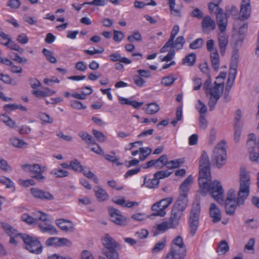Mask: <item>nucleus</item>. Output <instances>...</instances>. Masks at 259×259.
Instances as JSON below:
<instances>
[{"label": "nucleus", "mask_w": 259, "mask_h": 259, "mask_svg": "<svg viewBox=\"0 0 259 259\" xmlns=\"http://www.w3.org/2000/svg\"><path fill=\"white\" fill-rule=\"evenodd\" d=\"M183 63L189 66H193L196 61V55L194 53H191L183 59Z\"/></svg>", "instance_id": "nucleus-45"}, {"label": "nucleus", "mask_w": 259, "mask_h": 259, "mask_svg": "<svg viewBox=\"0 0 259 259\" xmlns=\"http://www.w3.org/2000/svg\"><path fill=\"white\" fill-rule=\"evenodd\" d=\"M0 80L4 83L16 86L18 84V81L12 78L9 75L3 73L0 74Z\"/></svg>", "instance_id": "nucleus-34"}, {"label": "nucleus", "mask_w": 259, "mask_h": 259, "mask_svg": "<svg viewBox=\"0 0 259 259\" xmlns=\"http://www.w3.org/2000/svg\"><path fill=\"white\" fill-rule=\"evenodd\" d=\"M140 161L145 160L151 154L152 149L150 147H140L139 148Z\"/></svg>", "instance_id": "nucleus-37"}, {"label": "nucleus", "mask_w": 259, "mask_h": 259, "mask_svg": "<svg viewBox=\"0 0 259 259\" xmlns=\"http://www.w3.org/2000/svg\"><path fill=\"white\" fill-rule=\"evenodd\" d=\"M133 79L135 84L139 87H143L146 83V81L139 75H135Z\"/></svg>", "instance_id": "nucleus-58"}, {"label": "nucleus", "mask_w": 259, "mask_h": 259, "mask_svg": "<svg viewBox=\"0 0 259 259\" xmlns=\"http://www.w3.org/2000/svg\"><path fill=\"white\" fill-rule=\"evenodd\" d=\"M78 136L84 141L88 145H94L96 144V140L93 137L85 132H80Z\"/></svg>", "instance_id": "nucleus-31"}, {"label": "nucleus", "mask_w": 259, "mask_h": 259, "mask_svg": "<svg viewBox=\"0 0 259 259\" xmlns=\"http://www.w3.org/2000/svg\"><path fill=\"white\" fill-rule=\"evenodd\" d=\"M171 174V172H169L167 170H160L155 172L154 176L156 179H157V180H159V179H164L169 177Z\"/></svg>", "instance_id": "nucleus-52"}, {"label": "nucleus", "mask_w": 259, "mask_h": 259, "mask_svg": "<svg viewBox=\"0 0 259 259\" xmlns=\"http://www.w3.org/2000/svg\"><path fill=\"white\" fill-rule=\"evenodd\" d=\"M55 93V91L46 88L43 91H34L32 94L38 98L44 97L47 96H50L54 95Z\"/></svg>", "instance_id": "nucleus-30"}, {"label": "nucleus", "mask_w": 259, "mask_h": 259, "mask_svg": "<svg viewBox=\"0 0 259 259\" xmlns=\"http://www.w3.org/2000/svg\"><path fill=\"white\" fill-rule=\"evenodd\" d=\"M30 192L32 196L36 199L42 200H53L54 197L49 192L39 189L37 188H32Z\"/></svg>", "instance_id": "nucleus-17"}, {"label": "nucleus", "mask_w": 259, "mask_h": 259, "mask_svg": "<svg viewBox=\"0 0 259 259\" xmlns=\"http://www.w3.org/2000/svg\"><path fill=\"white\" fill-rule=\"evenodd\" d=\"M142 39V36L138 30L134 31L132 34L127 37V40L130 42H134L136 41H140Z\"/></svg>", "instance_id": "nucleus-44"}, {"label": "nucleus", "mask_w": 259, "mask_h": 259, "mask_svg": "<svg viewBox=\"0 0 259 259\" xmlns=\"http://www.w3.org/2000/svg\"><path fill=\"white\" fill-rule=\"evenodd\" d=\"M56 224L63 231L67 232L73 229L72 223L69 220L64 219H58L56 221Z\"/></svg>", "instance_id": "nucleus-23"}, {"label": "nucleus", "mask_w": 259, "mask_h": 259, "mask_svg": "<svg viewBox=\"0 0 259 259\" xmlns=\"http://www.w3.org/2000/svg\"><path fill=\"white\" fill-rule=\"evenodd\" d=\"M196 109L200 113V115H205L207 112L206 106L200 100H198V103L196 105Z\"/></svg>", "instance_id": "nucleus-49"}, {"label": "nucleus", "mask_w": 259, "mask_h": 259, "mask_svg": "<svg viewBox=\"0 0 259 259\" xmlns=\"http://www.w3.org/2000/svg\"><path fill=\"white\" fill-rule=\"evenodd\" d=\"M109 212L110 220L112 222L118 225H123L125 224L126 221L125 217L122 215L118 210L110 208L109 209Z\"/></svg>", "instance_id": "nucleus-19"}, {"label": "nucleus", "mask_w": 259, "mask_h": 259, "mask_svg": "<svg viewBox=\"0 0 259 259\" xmlns=\"http://www.w3.org/2000/svg\"><path fill=\"white\" fill-rule=\"evenodd\" d=\"M200 206L199 204L193 205L189 220L190 234L194 236L198 227Z\"/></svg>", "instance_id": "nucleus-11"}, {"label": "nucleus", "mask_w": 259, "mask_h": 259, "mask_svg": "<svg viewBox=\"0 0 259 259\" xmlns=\"http://www.w3.org/2000/svg\"><path fill=\"white\" fill-rule=\"evenodd\" d=\"M210 60L211 66L213 70L218 71L220 67V57L217 50L210 54Z\"/></svg>", "instance_id": "nucleus-27"}, {"label": "nucleus", "mask_w": 259, "mask_h": 259, "mask_svg": "<svg viewBox=\"0 0 259 259\" xmlns=\"http://www.w3.org/2000/svg\"><path fill=\"white\" fill-rule=\"evenodd\" d=\"M201 25L204 32L210 31L215 28V22L208 15L205 16L203 18Z\"/></svg>", "instance_id": "nucleus-20"}, {"label": "nucleus", "mask_w": 259, "mask_h": 259, "mask_svg": "<svg viewBox=\"0 0 259 259\" xmlns=\"http://www.w3.org/2000/svg\"><path fill=\"white\" fill-rule=\"evenodd\" d=\"M58 246H70L72 245V242L70 240L67 238H58Z\"/></svg>", "instance_id": "nucleus-64"}, {"label": "nucleus", "mask_w": 259, "mask_h": 259, "mask_svg": "<svg viewBox=\"0 0 259 259\" xmlns=\"http://www.w3.org/2000/svg\"><path fill=\"white\" fill-rule=\"evenodd\" d=\"M240 189L238 197L236 199L234 190H229L225 201V210L228 215H233L235 212L237 205H242L249 193L250 177L244 168L240 169Z\"/></svg>", "instance_id": "nucleus-2"}, {"label": "nucleus", "mask_w": 259, "mask_h": 259, "mask_svg": "<svg viewBox=\"0 0 259 259\" xmlns=\"http://www.w3.org/2000/svg\"><path fill=\"white\" fill-rule=\"evenodd\" d=\"M186 248L180 236L175 238L171 244L170 252L163 259H185Z\"/></svg>", "instance_id": "nucleus-5"}, {"label": "nucleus", "mask_w": 259, "mask_h": 259, "mask_svg": "<svg viewBox=\"0 0 259 259\" xmlns=\"http://www.w3.org/2000/svg\"><path fill=\"white\" fill-rule=\"evenodd\" d=\"M10 142L13 146L18 148L27 147L28 145V144L23 140L15 137L11 138L10 139Z\"/></svg>", "instance_id": "nucleus-33"}, {"label": "nucleus", "mask_w": 259, "mask_h": 259, "mask_svg": "<svg viewBox=\"0 0 259 259\" xmlns=\"http://www.w3.org/2000/svg\"><path fill=\"white\" fill-rule=\"evenodd\" d=\"M246 145L249 150L250 159L252 161H257L259 157V138L256 143L255 135L253 133L249 134Z\"/></svg>", "instance_id": "nucleus-13"}, {"label": "nucleus", "mask_w": 259, "mask_h": 259, "mask_svg": "<svg viewBox=\"0 0 259 259\" xmlns=\"http://www.w3.org/2000/svg\"><path fill=\"white\" fill-rule=\"evenodd\" d=\"M0 183L5 185L7 188H13V191H15V184L9 178L5 177H0Z\"/></svg>", "instance_id": "nucleus-42"}, {"label": "nucleus", "mask_w": 259, "mask_h": 259, "mask_svg": "<svg viewBox=\"0 0 259 259\" xmlns=\"http://www.w3.org/2000/svg\"><path fill=\"white\" fill-rule=\"evenodd\" d=\"M173 226L170 221L168 220V221L162 222L157 224L156 229L158 233H161L165 232L169 229L176 228V227H173Z\"/></svg>", "instance_id": "nucleus-28"}, {"label": "nucleus", "mask_w": 259, "mask_h": 259, "mask_svg": "<svg viewBox=\"0 0 259 259\" xmlns=\"http://www.w3.org/2000/svg\"><path fill=\"white\" fill-rule=\"evenodd\" d=\"M182 109L179 107L177 108L176 111V117L172 120L171 124L174 126H176L179 121L181 120L182 118Z\"/></svg>", "instance_id": "nucleus-53"}, {"label": "nucleus", "mask_w": 259, "mask_h": 259, "mask_svg": "<svg viewBox=\"0 0 259 259\" xmlns=\"http://www.w3.org/2000/svg\"><path fill=\"white\" fill-rule=\"evenodd\" d=\"M171 197L163 198L154 203L151 206L153 216L163 217L166 214L165 209L173 202Z\"/></svg>", "instance_id": "nucleus-10"}, {"label": "nucleus", "mask_w": 259, "mask_h": 259, "mask_svg": "<svg viewBox=\"0 0 259 259\" xmlns=\"http://www.w3.org/2000/svg\"><path fill=\"white\" fill-rule=\"evenodd\" d=\"M227 144L224 141L219 143L214 147L212 160L218 167L225 164L227 159Z\"/></svg>", "instance_id": "nucleus-7"}, {"label": "nucleus", "mask_w": 259, "mask_h": 259, "mask_svg": "<svg viewBox=\"0 0 259 259\" xmlns=\"http://www.w3.org/2000/svg\"><path fill=\"white\" fill-rule=\"evenodd\" d=\"M176 79L177 78L175 77L173 74H170L163 77L161 79V83L165 86H169L171 85Z\"/></svg>", "instance_id": "nucleus-47"}, {"label": "nucleus", "mask_w": 259, "mask_h": 259, "mask_svg": "<svg viewBox=\"0 0 259 259\" xmlns=\"http://www.w3.org/2000/svg\"><path fill=\"white\" fill-rule=\"evenodd\" d=\"M190 15L198 19H201L203 18V13L198 8H196L191 12Z\"/></svg>", "instance_id": "nucleus-59"}, {"label": "nucleus", "mask_w": 259, "mask_h": 259, "mask_svg": "<svg viewBox=\"0 0 259 259\" xmlns=\"http://www.w3.org/2000/svg\"><path fill=\"white\" fill-rule=\"evenodd\" d=\"M214 3H210L208 5V9L211 14H215L216 15L217 23L218 27L222 30H224L225 26L223 25L224 22L226 24L229 15L223 12L222 9L220 8L219 5L222 0H213Z\"/></svg>", "instance_id": "nucleus-6"}, {"label": "nucleus", "mask_w": 259, "mask_h": 259, "mask_svg": "<svg viewBox=\"0 0 259 259\" xmlns=\"http://www.w3.org/2000/svg\"><path fill=\"white\" fill-rule=\"evenodd\" d=\"M159 110V105L156 103H151L147 105L145 112L149 114H153L157 112Z\"/></svg>", "instance_id": "nucleus-39"}, {"label": "nucleus", "mask_w": 259, "mask_h": 259, "mask_svg": "<svg viewBox=\"0 0 259 259\" xmlns=\"http://www.w3.org/2000/svg\"><path fill=\"white\" fill-rule=\"evenodd\" d=\"M236 75L229 74V77L226 85V90L229 91L234 82Z\"/></svg>", "instance_id": "nucleus-60"}, {"label": "nucleus", "mask_w": 259, "mask_h": 259, "mask_svg": "<svg viewBox=\"0 0 259 259\" xmlns=\"http://www.w3.org/2000/svg\"><path fill=\"white\" fill-rule=\"evenodd\" d=\"M251 7L250 0H242L239 18L243 21L248 19L250 16Z\"/></svg>", "instance_id": "nucleus-15"}, {"label": "nucleus", "mask_w": 259, "mask_h": 259, "mask_svg": "<svg viewBox=\"0 0 259 259\" xmlns=\"http://www.w3.org/2000/svg\"><path fill=\"white\" fill-rule=\"evenodd\" d=\"M185 161L184 158H180L168 161L166 164L167 167L169 169H174L179 167Z\"/></svg>", "instance_id": "nucleus-32"}, {"label": "nucleus", "mask_w": 259, "mask_h": 259, "mask_svg": "<svg viewBox=\"0 0 259 259\" xmlns=\"http://www.w3.org/2000/svg\"><path fill=\"white\" fill-rule=\"evenodd\" d=\"M167 4L169 6V10L170 11L171 14L173 15L178 17L181 16V11L179 9H175V7L176 5V0H167Z\"/></svg>", "instance_id": "nucleus-38"}, {"label": "nucleus", "mask_w": 259, "mask_h": 259, "mask_svg": "<svg viewBox=\"0 0 259 259\" xmlns=\"http://www.w3.org/2000/svg\"><path fill=\"white\" fill-rule=\"evenodd\" d=\"M70 167L75 171L81 172L82 170V166L80 162L77 159H75L70 162Z\"/></svg>", "instance_id": "nucleus-55"}, {"label": "nucleus", "mask_w": 259, "mask_h": 259, "mask_svg": "<svg viewBox=\"0 0 259 259\" xmlns=\"http://www.w3.org/2000/svg\"><path fill=\"white\" fill-rule=\"evenodd\" d=\"M20 235L25 245L26 249L35 254H39L42 252L43 246L37 237H32L26 234Z\"/></svg>", "instance_id": "nucleus-8"}, {"label": "nucleus", "mask_w": 259, "mask_h": 259, "mask_svg": "<svg viewBox=\"0 0 259 259\" xmlns=\"http://www.w3.org/2000/svg\"><path fill=\"white\" fill-rule=\"evenodd\" d=\"M193 181V177L191 176L188 177L180 185V196L178 199L183 200L186 198V202H188L187 192L189 190V186Z\"/></svg>", "instance_id": "nucleus-18"}, {"label": "nucleus", "mask_w": 259, "mask_h": 259, "mask_svg": "<svg viewBox=\"0 0 259 259\" xmlns=\"http://www.w3.org/2000/svg\"><path fill=\"white\" fill-rule=\"evenodd\" d=\"M42 52L46 57L47 60L50 63H56L57 62V59L54 56L53 53L52 51L45 48L42 50Z\"/></svg>", "instance_id": "nucleus-43"}, {"label": "nucleus", "mask_w": 259, "mask_h": 259, "mask_svg": "<svg viewBox=\"0 0 259 259\" xmlns=\"http://www.w3.org/2000/svg\"><path fill=\"white\" fill-rule=\"evenodd\" d=\"M34 219H35V224L37 223L38 221L42 222L48 221V215L41 211H37L33 213Z\"/></svg>", "instance_id": "nucleus-40"}, {"label": "nucleus", "mask_w": 259, "mask_h": 259, "mask_svg": "<svg viewBox=\"0 0 259 259\" xmlns=\"http://www.w3.org/2000/svg\"><path fill=\"white\" fill-rule=\"evenodd\" d=\"M0 168L6 172H11L12 171V167L4 159H0Z\"/></svg>", "instance_id": "nucleus-56"}, {"label": "nucleus", "mask_w": 259, "mask_h": 259, "mask_svg": "<svg viewBox=\"0 0 259 259\" xmlns=\"http://www.w3.org/2000/svg\"><path fill=\"white\" fill-rule=\"evenodd\" d=\"M124 38V34L120 31L113 30V40L115 42H120Z\"/></svg>", "instance_id": "nucleus-57"}, {"label": "nucleus", "mask_w": 259, "mask_h": 259, "mask_svg": "<svg viewBox=\"0 0 259 259\" xmlns=\"http://www.w3.org/2000/svg\"><path fill=\"white\" fill-rule=\"evenodd\" d=\"M22 168L26 171L31 173V177L35 178L39 182H44L45 180V177L42 175V172L45 170V167H41L38 164L33 165L25 164L22 165Z\"/></svg>", "instance_id": "nucleus-12"}, {"label": "nucleus", "mask_w": 259, "mask_h": 259, "mask_svg": "<svg viewBox=\"0 0 259 259\" xmlns=\"http://www.w3.org/2000/svg\"><path fill=\"white\" fill-rule=\"evenodd\" d=\"M226 77V73L221 72L220 75L216 77L214 85H211V79L209 75L203 84V90L206 96L209 98L208 105L209 110L213 111L221 97L224 87V80Z\"/></svg>", "instance_id": "nucleus-3"}, {"label": "nucleus", "mask_w": 259, "mask_h": 259, "mask_svg": "<svg viewBox=\"0 0 259 259\" xmlns=\"http://www.w3.org/2000/svg\"><path fill=\"white\" fill-rule=\"evenodd\" d=\"M234 56H235V55H234L233 56L232 58L234 57ZM237 68V58H235V60H233L232 59V61L231 62L229 74L236 75Z\"/></svg>", "instance_id": "nucleus-50"}, {"label": "nucleus", "mask_w": 259, "mask_h": 259, "mask_svg": "<svg viewBox=\"0 0 259 259\" xmlns=\"http://www.w3.org/2000/svg\"><path fill=\"white\" fill-rule=\"evenodd\" d=\"M114 203L122 207H132L134 206H137L139 203L136 201L126 202L124 197H115L113 199Z\"/></svg>", "instance_id": "nucleus-22"}, {"label": "nucleus", "mask_w": 259, "mask_h": 259, "mask_svg": "<svg viewBox=\"0 0 259 259\" xmlns=\"http://www.w3.org/2000/svg\"><path fill=\"white\" fill-rule=\"evenodd\" d=\"M185 39L183 36L178 37L176 40H172V45H171V48H175L177 50H181L185 44Z\"/></svg>", "instance_id": "nucleus-36"}, {"label": "nucleus", "mask_w": 259, "mask_h": 259, "mask_svg": "<svg viewBox=\"0 0 259 259\" xmlns=\"http://www.w3.org/2000/svg\"><path fill=\"white\" fill-rule=\"evenodd\" d=\"M229 247L228 243L225 240H222L219 244L216 251L219 254H225L229 251Z\"/></svg>", "instance_id": "nucleus-35"}, {"label": "nucleus", "mask_w": 259, "mask_h": 259, "mask_svg": "<svg viewBox=\"0 0 259 259\" xmlns=\"http://www.w3.org/2000/svg\"><path fill=\"white\" fill-rule=\"evenodd\" d=\"M0 37L4 40H6V42L4 41H1V44L6 47H7L9 49L15 51H17L19 46L16 44L14 41H12L10 36L5 33H1Z\"/></svg>", "instance_id": "nucleus-21"}, {"label": "nucleus", "mask_w": 259, "mask_h": 259, "mask_svg": "<svg viewBox=\"0 0 259 259\" xmlns=\"http://www.w3.org/2000/svg\"><path fill=\"white\" fill-rule=\"evenodd\" d=\"M109 198V195L106 191L101 188L98 187V201H103Z\"/></svg>", "instance_id": "nucleus-54"}, {"label": "nucleus", "mask_w": 259, "mask_h": 259, "mask_svg": "<svg viewBox=\"0 0 259 259\" xmlns=\"http://www.w3.org/2000/svg\"><path fill=\"white\" fill-rule=\"evenodd\" d=\"M199 174L198 182L201 195L205 196L209 193L218 203L223 204V188L220 182H211L209 160L205 152H203L200 157Z\"/></svg>", "instance_id": "nucleus-1"}, {"label": "nucleus", "mask_w": 259, "mask_h": 259, "mask_svg": "<svg viewBox=\"0 0 259 259\" xmlns=\"http://www.w3.org/2000/svg\"><path fill=\"white\" fill-rule=\"evenodd\" d=\"M39 117L42 121L47 123H52L53 122V119L46 113H40L39 114Z\"/></svg>", "instance_id": "nucleus-61"}, {"label": "nucleus", "mask_w": 259, "mask_h": 259, "mask_svg": "<svg viewBox=\"0 0 259 259\" xmlns=\"http://www.w3.org/2000/svg\"><path fill=\"white\" fill-rule=\"evenodd\" d=\"M105 248L104 255L108 259H119L117 250L121 248V246L109 234H106L101 239Z\"/></svg>", "instance_id": "nucleus-4"}, {"label": "nucleus", "mask_w": 259, "mask_h": 259, "mask_svg": "<svg viewBox=\"0 0 259 259\" xmlns=\"http://www.w3.org/2000/svg\"><path fill=\"white\" fill-rule=\"evenodd\" d=\"M144 179V186L149 189L157 188L159 184V180H157L154 177L152 179L148 178L147 176L143 177Z\"/></svg>", "instance_id": "nucleus-26"}, {"label": "nucleus", "mask_w": 259, "mask_h": 259, "mask_svg": "<svg viewBox=\"0 0 259 259\" xmlns=\"http://www.w3.org/2000/svg\"><path fill=\"white\" fill-rule=\"evenodd\" d=\"M22 221L29 225L35 224V219L28 213H23L21 217Z\"/></svg>", "instance_id": "nucleus-51"}, {"label": "nucleus", "mask_w": 259, "mask_h": 259, "mask_svg": "<svg viewBox=\"0 0 259 259\" xmlns=\"http://www.w3.org/2000/svg\"><path fill=\"white\" fill-rule=\"evenodd\" d=\"M187 205L186 198L183 200L177 199L174 205L171 210V215L169 218L170 222L174 225L173 227H177L179 224V221L182 217L183 212Z\"/></svg>", "instance_id": "nucleus-9"}, {"label": "nucleus", "mask_w": 259, "mask_h": 259, "mask_svg": "<svg viewBox=\"0 0 259 259\" xmlns=\"http://www.w3.org/2000/svg\"><path fill=\"white\" fill-rule=\"evenodd\" d=\"M2 225L3 228L10 237L19 236L21 237L20 234H21L19 233L16 229H14L9 224L6 223H2Z\"/></svg>", "instance_id": "nucleus-29"}, {"label": "nucleus", "mask_w": 259, "mask_h": 259, "mask_svg": "<svg viewBox=\"0 0 259 259\" xmlns=\"http://www.w3.org/2000/svg\"><path fill=\"white\" fill-rule=\"evenodd\" d=\"M204 44V40L201 38H198L193 41L189 45L190 49L196 50L201 48Z\"/></svg>", "instance_id": "nucleus-46"}, {"label": "nucleus", "mask_w": 259, "mask_h": 259, "mask_svg": "<svg viewBox=\"0 0 259 259\" xmlns=\"http://www.w3.org/2000/svg\"><path fill=\"white\" fill-rule=\"evenodd\" d=\"M44 224H39V227L42 232H48L50 234H57L58 232L56 228L50 224V220L48 218L47 222H44Z\"/></svg>", "instance_id": "nucleus-25"}, {"label": "nucleus", "mask_w": 259, "mask_h": 259, "mask_svg": "<svg viewBox=\"0 0 259 259\" xmlns=\"http://www.w3.org/2000/svg\"><path fill=\"white\" fill-rule=\"evenodd\" d=\"M223 25L225 26V28L224 30H222L220 29V27H219L220 32L218 35V41L220 49V53L222 55H224L226 47L228 44V36L225 33L228 22H226V24H225V22H224Z\"/></svg>", "instance_id": "nucleus-14"}, {"label": "nucleus", "mask_w": 259, "mask_h": 259, "mask_svg": "<svg viewBox=\"0 0 259 259\" xmlns=\"http://www.w3.org/2000/svg\"><path fill=\"white\" fill-rule=\"evenodd\" d=\"M51 174L55 175L57 178H64L68 176L69 172L61 168H58L53 170L51 172Z\"/></svg>", "instance_id": "nucleus-48"}, {"label": "nucleus", "mask_w": 259, "mask_h": 259, "mask_svg": "<svg viewBox=\"0 0 259 259\" xmlns=\"http://www.w3.org/2000/svg\"><path fill=\"white\" fill-rule=\"evenodd\" d=\"M84 90H88V92H82L81 94H78L77 93L71 94V96L77 99L84 100L85 99L86 96L91 94L92 92V90L90 87H85Z\"/></svg>", "instance_id": "nucleus-41"}, {"label": "nucleus", "mask_w": 259, "mask_h": 259, "mask_svg": "<svg viewBox=\"0 0 259 259\" xmlns=\"http://www.w3.org/2000/svg\"><path fill=\"white\" fill-rule=\"evenodd\" d=\"M209 214L214 223H217L221 220V214L220 209L214 203H211L209 208Z\"/></svg>", "instance_id": "nucleus-24"}, {"label": "nucleus", "mask_w": 259, "mask_h": 259, "mask_svg": "<svg viewBox=\"0 0 259 259\" xmlns=\"http://www.w3.org/2000/svg\"><path fill=\"white\" fill-rule=\"evenodd\" d=\"M180 31V27L179 25H175L172 28V29L171 31L170 36L168 40H170L172 42V40H174L178 33V32Z\"/></svg>", "instance_id": "nucleus-63"}, {"label": "nucleus", "mask_w": 259, "mask_h": 259, "mask_svg": "<svg viewBox=\"0 0 259 259\" xmlns=\"http://www.w3.org/2000/svg\"><path fill=\"white\" fill-rule=\"evenodd\" d=\"M167 163V156L162 155L157 159H152L146 162L145 168L154 167L156 169H161Z\"/></svg>", "instance_id": "nucleus-16"}, {"label": "nucleus", "mask_w": 259, "mask_h": 259, "mask_svg": "<svg viewBox=\"0 0 259 259\" xmlns=\"http://www.w3.org/2000/svg\"><path fill=\"white\" fill-rule=\"evenodd\" d=\"M140 170L141 168L139 167H136L134 169H130L126 172V173L124 174V177L125 178H127L136 174H137L138 172L140 171Z\"/></svg>", "instance_id": "nucleus-62"}]
</instances>
